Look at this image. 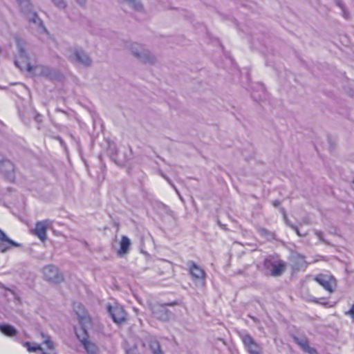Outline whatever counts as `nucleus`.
<instances>
[{
	"label": "nucleus",
	"mask_w": 354,
	"mask_h": 354,
	"mask_svg": "<svg viewBox=\"0 0 354 354\" xmlns=\"http://www.w3.org/2000/svg\"><path fill=\"white\" fill-rule=\"evenodd\" d=\"M291 261L295 270H299L305 269L307 266V263L305 260L304 256L298 253H295L292 255Z\"/></svg>",
	"instance_id": "obj_18"
},
{
	"label": "nucleus",
	"mask_w": 354,
	"mask_h": 354,
	"mask_svg": "<svg viewBox=\"0 0 354 354\" xmlns=\"http://www.w3.org/2000/svg\"><path fill=\"white\" fill-rule=\"evenodd\" d=\"M336 4L342 10V16L345 19H348L349 18V13H348V10L346 9V7H345V5L344 4V3L341 0H337L336 1Z\"/></svg>",
	"instance_id": "obj_24"
},
{
	"label": "nucleus",
	"mask_w": 354,
	"mask_h": 354,
	"mask_svg": "<svg viewBox=\"0 0 354 354\" xmlns=\"http://www.w3.org/2000/svg\"><path fill=\"white\" fill-rule=\"evenodd\" d=\"M37 69L39 70V73L41 75L45 76V77H50L51 75V69L48 66H41L36 68Z\"/></svg>",
	"instance_id": "obj_25"
},
{
	"label": "nucleus",
	"mask_w": 354,
	"mask_h": 354,
	"mask_svg": "<svg viewBox=\"0 0 354 354\" xmlns=\"http://www.w3.org/2000/svg\"><path fill=\"white\" fill-rule=\"evenodd\" d=\"M280 203H281L280 201L278 200H275V201H272V205L274 207H278L280 205Z\"/></svg>",
	"instance_id": "obj_34"
},
{
	"label": "nucleus",
	"mask_w": 354,
	"mask_h": 354,
	"mask_svg": "<svg viewBox=\"0 0 354 354\" xmlns=\"http://www.w3.org/2000/svg\"><path fill=\"white\" fill-rule=\"evenodd\" d=\"M68 59L75 64L88 67L92 64V59L88 54L82 49L73 48L68 55Z\"/></svg>",
	"instance_id": "obj_5"
},
{
	"label": "nucleus",
	"mask_w": 354,
	"mask_h": 354,
	"mask_svg": "<svg viewBox=\"0 0 354 354\" xmlns=\"http://www.w3.org/2000/svg\"><path fill=\"white\" fill-rule=\"evenodd\" d=\"M53 3L59 9H65L67 3L64 0H51Z\"/></svg>",
	"instance_id": "obj_26"
},
{
	"label": "nucleus",
	"mask_w": 354,
	"mask_h": 354,
	"mask_svg": "<svg viewBox=\"0 0 354 354\" xmlns=\"http://www.w3.org/2000/svg\"><path fill=\"white\" fill-rule=\"evenodd\" d=\"M160 176L164 178L165 180H167V181L174 187V189H175L176 192L178 194V195L180 196V194L178 191V189H176V187L174 186V185L171 182V180L168 178L167 176H166L162 171H160Z\"/></svg>",
	"instance_id": "obj_28"
},
{
	"label": "nucleus",
	"mask_w": 354,
	"mask_h": 354,
	"mask_svg": "<svg viewBox=\"0 0 354 354\" xmlns=\"http://www.w3.org/2000/svg\"><path fill=\"white\" fill-rule=\"evenodd\" d=\"M52 223V221L49 219L37 221L35 224V227L33 230V234L41 241H46L47 239V230L51 227Z\"/></svg>",
	"instance_id": "obj_10"
},
{
	"label": "nucleus",
	"mask_w": 354,
	"mask_h": 354,
	"mask_svg": "<svg viewBox=\"0 0 354 354\" xmlns=\"http://www.w3.org/2000/svg\"><path fill=\"white\" fill-rule=\"evenodd\" d=\"M283 214H284V219L286 221V224L290 227V225H293L292 223H291L288 219H287V217H286V215L285 214V212H283Z\"/></svg>",
	"instance_id": "obj_36"
},
{
	"label": "nucleus",
	"mask_w": 354,
	"mask_h": 354,
	"mask_svg": "<svg viewBox=\"0 0 354 354\" xmlns=\"http://www.w3.org/2000/svg\"><path fill=\"white\" fill-rule=\"evenodd\" d=\"M41 115H39V114H38V113H37V114L35 115V120H36L37 122H41Z\"/></svg>",
	"instance_id": "obj_35"
},
{
	"label": "nucleus",
	"mask_w": 354,
	"mask_h": 354,
	"mask_svg": "<svg viewBox=\"0 0 354 354\" xmlns=\"http://www.w3.org/2000/svg\"><path fill=\"white\" fill-rule=\"evenodd\" d=\"M21 12L24 13L27 19L37 26L39 32L48 35V32L42 20L38 17L36 12L32 11V5L30 0H17Z\"/></svg>",
	"instance_id": "obj_2"
},
{
	"label": "nucleus",
	"mask_w": 354,
	"mask_h": 354,
	"mask_svg": "<svg viewBox=\"0 0 354 354\" xmlns=\"http://www.w3.org/2000/svg\"><path fill=\"white\" fill-rule=\"evenodd\" d=\"M153 316L162 321H168L171 316V312L166 308L165 305L154 304L150 306Z\"/></svg>",
	"instance_id": "obj_12"
},
{
	"label": "nucleus",
	"mask_w": 354,
	"mask_h": 354,
	"mask_svg": "<svg viewBox=\"0 0 354 354\" xmlns=\"http://www.w3.org/2000/svg\"><path fill=\"white\" fill-rule=\"evenodd\" d=\"M0 331L8 337H15L17 334V331L12 326L9 324H0Z\"/></svg>",
	"instance_id": "obj_21"
},
{
	"label": "nucleus",
	"mask_w": 354,
	"mask_h": 354,
	"mask_svg": "<svg viewBox=\"0 0 354 354\" xmlns=\"http://www.w3.org/2000/svg\"><path fill=\"white\" fill-rule=\"evenodd\" d=\"M108 311L115 323L120 324L124 322L126 319V313L123 307L121 306L115 305L111 306V305H109Z\"/></svg>",
	"instance_id": "obj_13"
},
{
	"label": "nucleus",
	"mask_w": 354,
	"mask_h": 354,
	"mask_svg": "<svg viewBox=\"0 0 354 354\" xmlns=\"http://www.w3.org/2000/svg\"><path fill=\"white\" fill-rule=\"evenodd\" d=\"M108 153L110 155L111 158L115 160L116 156H117V147L115 144H109L108 147Z\"/></svg>",
	"instance_id": "obj_23"
},
{
	"label": "nucleus",
	"mask_w": 354,
	"mask_h": 354,
	"mask_svg": "<svg viewBox=\"0 0 354 354\" xmlns=\"http://www.w3.org/2000/svg\"><path fill=\"white\" fill-rule=\"evenodd\" d=\"M315 281L330 293L333 292L337 286L336 279L330 275L319 274L315 276Z\"/></svg>",
	"instance_id": "obj_9"
},
{
	"label": "nucleus",
	"mask_w": 354,
	"mask_h": 354,
	"mask_svg": "<svg viewBox=\"0 0 354 354\" xmlns=\"http://www.w3.org/2000/svg\"><path fill=\"white\" fill-rule=\"evenodd\" d=\"M131 245L130 239L126 236H123L121 239L120 246L118 250V254L121 256L128 252L129 248Z\"/></svg>",
	"instance_id": "obj_20"
},
{
	"label": "nucleus",
	"mask_w": 354,
	"mask_h": 354,
	"mask_svg": "<svg viewBox=\"0 0 354 354\" xmlns=\"http://www.w3.org/2000/svg\"><path fill=\"white\" fill-rule=\"evenodd\" d=\"M20 244L7 236L5 232L0 229V251L6 252L12 247H19Z\"/></svg>",
	"instance_id": "obj_15"
},
{
	"label": "nucleus",
	"mask_w": 354,
	"mask_h": 354,
	"mask_svg": "<svg viewBox=\"0 0 354 354\" xmlns=\"http://www.w3.org/2000/svg\"><path fill=\"white\" fill-rule=\"evenodd\" d=\"M0 171L9 181L12 182L15 180V167L11 161L8 160H0Z\"/></svg>",
	"instance_id": "obj_14"
},
{
	"label": "nucleus",
	"mask_w": 354,
	"mask_h": 354,
	"mask_svg": "<svg viewBox=\"0 0 354 354\" xmlns=\"http://www.w3.org/2000/svg\"><path fill=\"white\" fill-rule=\"evenodd\" d=\"M313 301L317 304H327V301H326V299H324V298H319V299L315 298Z\"/></svg>",
	"instance_id": "obj_30"
},
{
	"label": "nucleus",
	"mask_w": 354,
	"mask_h": 354,
	"mask_svg": "<svg viewBox=\"0 0 354 354\" xmlns=\"http://www.w3.org/2000/svg\"><path fill=\"white\" fill-rule=\"evenodd\" d=\"M78 310H76V314L82 326L79 330H76L77 337L87 354H97L99 352L98 347L88 339V333L84 327L86 324L90 323V318L87 316L84 308L80 304L78 305Z\"/></svg>",
	"instance_id": "obj_1"
},
{
	"label": "nucleus",
	"mask_w": 354,
	"mask_h": 354,
	"mask_svg": "<svg viewBox=\"0 0 354 354\" xmlns=\"http://www.w3.org/2000/svg\"><path fill=\"white\" fill-rule=\"evenodd\" d=\"M348 314L354 319V304L351 306L350 310L348 311Z\"/></svg>",
	"instance_id": "obj_32"
},
{
	"label": "nucleus",
	"mask_w": 354,
	"mask_h": 354,
	"mask_svg": "<svg viewBox=\"0 0 354 354\" xmlns=\"http://www.w3.org/2000/svg\"><path fill=\"white\" fill-rule=\"evenodd\" d=\"M149 348L153 354H164L160 348L159 342L156 339H152L150 341Z\"/></svg>",
	"instance_id": "obj_22"
},
{
	"label": "nucleus",
	"mask_w": 354,
	"mask_h": 354,
	"mask_svg": "<svg viewBox=\"0 0 354 354\" xmlns=\"http://www.w3.org/2000/svg\"><path fill=\"white\" fill-rule=\"evenodd\" d=\"M242 342L246 351L250 354H261L262 348L260 344L257 343L251 335L245 334L241 337Z\"/></svg>",
	"instance_id": "obj_11"
},
{
	"label": "nucleus",
	"mask_w": 354,
	"mask_h": 354,
	"mask_svg": "<svg viewBox=\"0 0 354 354\" xmlns=\"http://www.w3.org/2000/svg\"><path fill=\"white\" fill-rule=\"evenodd\" d=\"M257 231L259 234L263 237L268 238L271 236V233L266 228L259 227L257 228Z\"/></svg>",
	"instance_id": "obj_27"
},
{
	"label": "nucleus",
	"mask_w": 354,
	"mask_h": 354,
	"mask_svg": "<svg viewBox=\"0 0 354 354\" xmlns=\"http://www.w3.org/2000/svg\"><path fill=\"white\" fill-rule=\"evenodd\" d=\"M40 336L43 340V344H44L47 347L49 351H44V349L41 347V346L37 344H35L34 346H31L30 343L28 342H26L24 344V345L27 348V350L29 352H35L39 351H40L41 354H55L54 343L52 341L50 336L43 332L40 333Z\"/></svg>",
	"instance_id": "obj_4"
},
{
	"label": "nucleus",
	"mask_w": 354,
	"mask_h": 354,
	"mask_svg": "<svg viewBox=\"0 0 354 354\" xmlns=\"http://www.w3.org/2000/svg\"><path fill=\"white\" fill-rule=\"evenodd\" d=\"M76 2L79 5L83 6H84L86 4V0H76Z\"/></svg>",
	"instance_id": "obj_33"
},
{
	"label": "nucleus",
	"mask_w": 354,
	"mask_h": 354,
	"mask_svg": "<svg viewBox=\"0 0 354 354\" xmlns=\"http://www.w3.org/2000/svg\"><path fill=\"white\" fill-rule=\"evenodd\" d=\"M290 227H291V228H292V230H293L297 233V234L298 236H303V235L300 233L299 230L298 229V227H297L296 225H290Z\"/></svg>",
	"instance_id": "obj_31"
},
{
	"label": "nucleus",
	"mask_w": 354,
	"mask_h": 354,
	"mask_svg": "<svg viewBox=\"0 0 354 354\" xmlns=\"http://www.w3.org/2000/svg\"><path fill=\"white\" fill-rule=\"evenodd\" d=\"M294 341L305 353L308 354H317V351L314 348L310 346L308 340L306 337H295Z\"/></svg>",
	"instance_id": "obj_17"
},
{
	"label": "nucleus",
	"mask_w": 354,
	"mask_h": 354,
	"mask_svg": "<svg viewBox=\"0 0 354 354\" xmlns=\"http://www.w3.org/2000/svg\"><path fill=\"white\" fill-rule=\"evenodd\" d=\"M17 44L19 50V57L21 59V62H20L18 59H16L15 61V65L20 68L26 67L28 71H32L33 68L29 62L25 43L20 39H17Z\"/></svg>",
	"instance_id": "obj_6"
},
{
	"label": "nucleus",
	"mask_w": 354,
	"mask_h": 354,
	"mask_svg": "<svg viewBox=\"0 0 354 354\" xmlns=\"http://www.w3.org/2000/svg\"><path fill=\"white\" fill-rule=\"evenodd\" d=\"M129 50L132 55L142 63L153 64L156 62L154 55L140 44L131 43L129 45Z\"/></svg>",
	"instance_id": "obj_3"
},
{
	"label": "nucleus",
	"mask_w": 354,
	"mask_h": 354,
	"mask_svg": "<svg viewBox=\"0 0 354 354\" xmlns=\"http://www.w3.org/2000/svg\"><path fill=\"white\" fill-rule=\"evenodd\" d=\"M314 232H315V235L317 236V238L319 239V241H321L322 242H324V243H325V242H326V241H325V240H324V237H323V234H322V232H320V231H318V230H315L314 231Z\"/></svg>",
	"instance_id": "obj_29"
},
{
	"label": "nucleus",
	"mask_w": 354,
	"mask_h": 354,
	"mask_svg": "<svg viewBox=\"0 0 354 354\" xmlns=\"http://www.w3.org/2000/svg\"><path fill=\"white\" fill-rule=\"evenodd\" d=\"M42 272L44 279L49 282L58 283L63 280L62 274L55 266L48 265L44 267Z\"/></svg>",
	"instance_id": "obj_8"
},
{
	"label": "nucleus",
	"mask_w": 354,
	"mask_h": 354,
	"mask_svg": "<svg viewBox=\"0 0 354 354\" xmlns=\"http://www.w3.org/2000/svg\"><path fill=\"white\" fill-rule=\"evenodd\" d=\"M188 265L189 273L193 277L198 279H205V272L203 269L192 261L188 262Z\"/></svg>",
	"instance_id": "obj_16"
},
{
	"label": "nucleus",
	"mask_w": 354,
	"mask_h": 354,
	"mask_svg": "<svg viewBox=\"0 0 354 354\" xmlns=\"http://www.w3.org/2000/svg\"><path fill=\"white\" fill-rule=\"evenodd\" d=\"M57 140L59 141L60 144L62 146H64L65 144H64V141L62 140V139L60 137H57Z\"/></svg>",
	"instance_id": "obj_37"
},
{
	"label": "nucleus",
	"mask_w": 354,
	"mask_h": 354,
	"mask_svg": "<svg viewBox=\"0 0 354 354\" xmlns=\"http://www.w3.org/2000/svg\"><path fill=\"white\" fill-rule=\"evenodd\" d=\"M264 267L272 277L281 275L286 269L285 263L281 260L272 261L270 259H266L264 261Z\"/></svg>",
	"instance_id": "obj_7"
},
{
	"label": "nucleus",
	"mask_w": 354,
	"mask_h": 354,
	"mask_svg": "<svg viewBox=\"0 0 354 354\" xmlns=\"http://www.w3.org/2000/svg\"><path fill=\"white\" fill-rule=\"evenodd\" d=\"M118 2L124 6H129L135 11L142 12L143 6L139 0H118Z\"/></svg>",
	"instance_id": "obj_19"
}]
</instances>
